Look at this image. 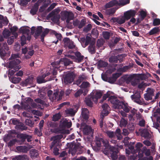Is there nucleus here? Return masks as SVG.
Instances as JSON below:
<instances>
[{"label":"nucleus","mask_w":160,"mask_h":160,"mask_svg":"<svg viewBox=\"0 0 160 160\" xmlns=\"http://www.w3.org/2000/svg\"><path fill=\"white\" fill-rule=\"evenodd\" d=\"M101 142L103 143L105 148L103 150V152L106 155L108 156L109 152H110V156L112 160H116L118 157V150L117 148L113 147L110 146L109 144V142L107 140H104L100 138L97 140L96 142V148H92L93 149L96 151L98 150L101 146Z\"/></svg>","instance_id":"nucleus-1"},{"label":"nucleus","mask_w":160,"mask_h":160,"mask_svg":"<svg viewBox=\"0 0 160 160\" xmlns=\"http://www.w3.org/2000/svg\"><path fill=\"white\" fill-rule=\"evenodd\" d=\"M20 57L18 54H12L9 58V61L6 63V67L10 68L9 70V75H12L14 74L15 71L18 70L21 68L18 65L20 63V61L17 59Z\"/></svg>","instance_id":"nucleus-2"},{"label":"nucleus","mask_w":160,"mask_h":160,"mask_svg":"<svg viewBox=\"0 0 160 160\" xmlns=\"http://www.w3.org/2000/svg\"><path fill=\"white\" fill-rule=\"evenodd\" d=\"M142 143L138 142L136 145L135 149L133 146H131L129 147V149L131 150V153H136L137 152H138V155L140 157L143 156V153L147 156H149L150 155V150L147 149L146 147H143L142 150L141 151L140 148L142 147Z\"/></svg>","instance_id":"nucleus-3"},{"label":"nucleus","mask_w":160,"mask_h":160,"mask_svg":"<svg viewBox=\"0 0 160 160\" xmlns=\"http://www.w3.org/2000/svg\"><path fill=\"white\" fill-rule=\"evenodd\" d=\"M108 100L113 105V107L115 108L122 109L125 112H128L129 111L127 104L123 102H119L115 97H110Z\"/></svg>","instance_id":"nucleus-4"},{"label":"nucleus","mask_w":160,"mask_h":160,"mask_svg":"<svg viewBox=\"0 0 160 160\" xmlns=\"http://www.w3.org/2000/svg\"><path fill=\"white\" fill-rule=\"evenodd\" d=\"M19 30L20 32L23 34L21 38V44L22 46L26 43V38L28 40H30L31 38L29 28L28 27H23L20 28Z\"/></svg>","instance_id":"nucleus-5"},{"label":"nucleus","mask_w":160,"mask_h":160,"mask_svg":"<svg viewBox=\"0 0 160 160\" xmlns=\"http://www.w3.org/2000/svg\"><path fill=\"white\" fill-rule=\"evenodd\" d=\"M37 105L32 102V100L30 98H27L21 102V107L23 109L29 111L32 109V108L36 107Z\"/></svg>","instance_id":"nucleus-6"},{"label":"nucleus","mask_w":160,"mask_h":160,"mask_svg":"<svg viewBox=\"0 0 160 160\" xmlns=\"http://www.w3.org/2000/svg\"><path fill=\"white\" fill-rule=\"evenodd\" d=\"M124 79L127 83H131V85L133 86H136L139 82V81L136 75L126 76L125 77Z\"/></svg>","instance_id":"nucleus-7"},{"label":"nucleus","mask_w":160,"mask_h":160,"mask_svg":"<svg viewBox=\"0 0 160 160\" xmlns=\"http://www.w3.org/2000/svg\"><path fill=\"white\" fill-rule=\"evenodd\" d=\"M48 29L42 30V27L40 26L37 28L35 34L36 36H41V40L42 42H43L44 37L48 33Z\"/></svg>","instance_id":"nucleus-8"},{"label":"nucleus","mask_w":160,"mask_h":160,"mask_svg":"<svg viewBox=\"0 0 160 160\" xmlns=\"http://www.w3.org/2000/svg\"><path fill=\"white\" fill-rule=\"evenodd\" d=\"M102 92L99 90H93L91 94L93 102H97L98 100L100 98L102 95Z\"/></svg>","instance_id":"nucleus-9"},{"label":"nucleus","mask_w":160,"mask_h":160,"mask_svg":"<svg viewBox=\"0 0 160 160\" xmlns=\"http://www.w3.org/2000/svg\"><path fill=\"white\" fill-rule=\"evenodd\" d=\"M75 75L73 73L70 72L68 73L64 79V82L65 84L71 83L74 80Z\"/></svg>","instance_id":"nucleus-10"},{"label":"nucleus","mask_w":160,"mask_h":160,"mask_svg":"<svg viewBox=\"0 0 160 160\" xmlns=\"http://www.w3.org/2000/svg\"><path fill=\"white\" fill-rule=\"evenodd\" d=\"M136 12L134 10H130L123 13V16L126 21L129 20L131 17L134 16L136 14Z\"/></svg>","instance_id":"nucleus-11"},{"label":"nucleus","mask_w":160,"mask_h":160,"mask_svg":"<svg viewBox=\"0 0 160 160\" xmlns=\"http://www.w3.org/2000/svg\"><path fill=\"white\" fill-rule=\"evenodd\" d=\"M126 21L123 15L117 18H113L111 20V22L119 24L124 23Z\"/></svg>","instance_id":"nucleus-12"},{"label":"nucleus","mask_w":160,"mask_h":160,"mask_svg":"<svg viewBox=\"0 0 160 160\" xmlns=\"http://www.w3.org/2000/svg\"><path fill=\"white\" fill-rule=\"evenodd\" d=\"M33 76L30 75L25 80L22 82L21 85L23 86H27L28 85H31L33 83Z\"/></svg>","instance_id":"nucleus-13"},{"label":"nucleus","mask_w":160,"mask_h":160,"mask_svg":"<svg viewBox=\"0 0 160 160\" xmlns=\"http://www.w3.org/2000/svg\"><path fill=\"white\" fill-rule=\"evenodd\" d=\"M102 110L101 112V117L102 119L108 114L109 107L107 104L105 103L102 105Z\"/></svg>","instance_id":"nucleus-14"},{"label":"nucleus","mask_w":160,"mask_h":160,"mask_svg":"<svg viewBox=\"0 0 160 160\" xmlns=\"http://www.w3.org/2000/svg\"><path fill=\"white\" fill-rule=\"evenodd\" d=\"M81 127L83 128V132L86 135H88L91 133H93V131L91 128L86 125L85 124H82Z\"/></svg>","instance_id":"nucleus-15"},{"label":"nucleus","mask_w":160,"mask_h":160,"mask_svg":"<svg viewBox=\"0 0 160 160\" xmlns=\"http://www.w3.org/2000/svg\"><path fill=\"white\" fill-rule=\"evenodd\" d=\"M131 97L134 102L139 104L142 103V102L140 99V94L138 92H136L135 94L131 95Z\"/></svg>","instance_id":"nucleus-16"},{"label":"nucleus","mask_w":160,"mask_h":160,"mask_svg":"<svg viewBox=\"0 0 160 160\" xmlns=\"http://www.w3.org/2000/svg\"><path fill=\"white\" fill-rule=\"evenodd\" d=\"M64 46L69 48H72L75 47L73 42L68 38H65L63 40Z\"/></svg>","instance_id":"nucleus-17"},{"label":"nucleus","mask_w":160,"mask_h":160,"mask_svg":"<svg viewBox=\"0 0 160 160\" xmlns=\"http://www.w3.org/2000/svg\"><path fill=\"white\" fill-rule=\"evenodd\" d=\"M90 86V84L88 82H84L80 86L81 88L83 91V94L85 95L88 92V88Z\"/></svg>","instance_id":"nucleus-18"},{"label":"nucleus","mask_w":160,"mask_h":160,"mask_svg":"<svg viewBox=\"0 0 160 160\" xmlns=\"http://www.w3.org/2000/svg\"><path fill=\"white\" fill-rule=\"evenodd\" d=\"M9 50V48L6 42L3 43L2 47L0 49V55L2 58H3L6 55V51Z\"/></svg>","instance_id":"nucleus-19"},{"label":"nucleus","mask_w":160,"mask_h":160,"mask_svg":"<svg viewBox=\"0 0 160 160\" xmlns=\"http://www.w3.org/2000/svg\"><path fill=\"white\" fill-rule=\"evenodd\" d=\"M129 138L127 137L124 138V140L123 141V142L124 143L125 145V146L128 145V148H126V153L128 155H129L130 154V152H131V150L129 149V147L130 146H133L134 147L133 145L134 144V142H132V143H130V144L128 145V144L129 143L128 140L129 139ZM134 148V147H133Z\"/></svg>","instance_id":"nucleus-20"},{"label":"nucleus","mask_w":160,"mask_h":160,"mask_svg":"<svg viewBox=\"0 0 160 160\" xmlns=\"http://www.w3.org/2000/svg\"><path fill=\"white\" fill-rule=\"evenodd\" d=\"M79 40L81 44L83 47H86L89 43L91 40V38L89 36H87L86 39L84 38H82Z\"/></svg>","instance_id":"nucleus-21"},{"label":"nucleus","mask_w":160,"mask_h":160,"mask_svg":"<svg viewBox=\"0 0 160 160\" xmlns=\"http://www.w3.org/2000/svg\"><path fill=\"white\" fill-rule=\"evenodd\" d=\"M118 1L116 0H113L107 3L104 6L105 9L110 8L113 6L118 5Z\"/></svg>","instance_id":"nucleus-22"},{"label":"nucleus","mask_w":160,"mask_h":160,"mask_svg":"<svg viewBox=\"0 0 160 160\" xmlns=\"http://www.w3.org/2000/svg\"><path fill=\"white\" fill-rule=\"evenodd\" d=\"M48 96L51 100L56 99L58 97V92H56L53 93V92L51 90H49L48 92Z\"/></svg>","instance_id":"nucleus-23"},{"label":"nucleus","mask_w":160,"mask_h":160,"mask_svg":"<svg viewBox=\"0 0 160 160\" xmlns=\"http://www.w3.org/2000/svg\"><path fill=\"white\" fill-rule=\"evenodd\" d=\"M8 22V21L6 17H3L2 15H0V28H2V24L7 25Z\"/></svg>","instance_id":"nucleus-24"},{"label":"nucleus","mask_w":160,"mask_h":160,"mask_svg":"<svg viewBox=\"0 0 160 160\" xmlns=\"http://www.w3.org/2000/svg\"><path fill=\"white\" fill-rule=\"evenodd\" d=\"M50 73H47L45 75H43L42 76H40L38 77L37 78V82L39 83H41L45 82L46 81L49 80V79H47V80L44 79V78H45L47 76H48Z\"/></svg>","instance_id":"nucleus-25"},{"label":"nucleus","mask_w":160,"mask_h":160,"mask_svg":"<svg viewBox=\"0 0 160 160\" xmlns=\"http://www.w3.org/2000/svg\"><path fill=\"white\" fill-rule=\"evenodd\" d=\"M89 111L86 108H83L82 109V117L85 120L88 119V118Z\"/></svg>","instance_id":"nucleus-26"},{"label":"nucleus","mask_w":160,"mask_h":160,"mask_svg":"<svg viewBox=\"0 0 160 160\" xmlns=\"http://www.w3.org/2000/svg\"><path fill=\"white\" fill-rule=\"evenodd\" d=\"M63 13L67 18V22L68 23L70 20L73 17V14L71 12L67 11H64Z\"/></svg>","instance_id":"nucleus-27"},{"label":"nucleus","mask_w":160,"mask_h":160,"mask_svg":"<svg viewBox=\"0 0 160 160\" xmlns=\"http://www.w3.org/2000/svg\"><path fill=\"white\" fill-rule=\"evenodd\" d=\"M75 110H74L72 108L67 109L65 111L66 114L71 116L74 115L77 111L78 108L77 106H76L75 107Z\"/></svg>","instance_id":"nucleus-28"},{"label":"nucleus","mask_w":160,"mask_h":160,"mask_svg":"<svg viewBox=\"0 0 160 160\" xmlns=\"http://www.w3.org/2000/svg\"><path fill=\"white\" fill-rule=\"evenodd\" d=\"M75 55L77 58L75 59V61L77 62H81L83 59V56H81V53L79 52H76L75 53Z\"/></svg>","instance_id":"nucleus-29"},{"label":"nucleus","mask_w":160,"mask_h":160,"mask_svg":"<svg viewBox=\"0 0 160 160\" xmlns=\"http://www.w3.org/2000/svg\"><path fill=\"white\" fill-rule=\"evenodd\" d=\"M17 150L19 152H27L29 149L26 146H20L17 147Z\"/></svg>","instance_id":"nucleus-30"},{"label":"nucleus","mask_w":160,"mask_h":160,"mask_svg":"<svg viewBox=\"0 0 160 160\" xmlns=\"http://www.w3.org/2000/svg\"><path fill=\"white\" fill-rule=\"evenodd\" d=\"M61 123L62 124V125L66 126L68 128H69L72 125L71 122L70 121H68L66 119L62 120L61 121Z\"/></svg>","instance_id":"nucleus-31"},{"label":"nucleus","mask_w":160,"mask_h":160,"mask_svg":"<svg viewBox=\"0 0 160 160\" xmlns=\"http://www.w3.org/2000/svg\"><path fill=\"white\" fill-rule=\"evenodd\" d=\"M85 101L87 105L90 107L92 106V102L93 101L92 99V96L90 95L86 98Z\"/></svg>","instance_id":"nucleus-32"},{"label":"nucleus","mask_w":160,"mask_h":160,"mask_svg":"<svg viewBox=\"0 0 160 160\" xmlns=\"http://www.w3.org/2000/svg\"><path fill=\"white\" fill-rule=\"evenodd\" d=\"M62 136L61 135H58L55 136L52 138V139L53 140V146H54L55 143L59 142V140L62 138Z\"/></svg>","instance_id":"nucleus-33"},{"label":"nucleus","mask_w":160,"mask_h":160,"mask_svg":"<svg viewBox=\"0 0 160 160\" xmlns=\"http://www.w3.org/2000/svg\"><path fill=\"white\" fill-rule=\"evenodd\" d=\"M10 81L13 83L16 84L18 83L21 80L20 78L12 77L10 78Z\"/></svg>","instance_id":"nucleus-34"},{"label":"nucleus","mask_w":160,"mask_h":160,"mask_svg":"<svg viewBox=\"0 0 160 160\" xmlns=\"http://www.w3.org/2000/svg\"><path fill=\"white\" fill-rule=\"evenodd\" d=\"M10 30L12 34L14 36L15 38L17 37L18 34L16 32L18 30V28L16 26H13L10 28Z\"/></svg>","instance_id":"nucleus-35"},{"label":"nucleus","mask_w":160,"mask_h":160,"mask_svg":"<svg viewBox=\"0 0 160 160\" xmlns=\"http://www.w3.org/2000/svg\"><path fill=\"white\" fill-rule=\"evenodd\" d=\"M159 31V27H155L151 30L149 32L150 35H152L157 33Z\"/></svg>","instance_id":"nucleus-36"},{"label":"nucleus","mask_w":160,"mask_h":160,"mask_svg":"<svg viewBox=\"0 0 160 160\" xmlns=\"http://www.w3.org/2000/svg\"><path fill=\"white\" fill-rule=\"evenodd\" d=\"M34 52V50L32 49H29L28 52V55H25L24 58L27 59L30 58L31 57L33 54Z\"/></svg>","instance_id":"nucleus-37"},{"label":"nucleus","mask_w":160,"mask_h":160,"mask_svg":"<svg viewBox=\"0 0 160 160\" xmlns=\"http://www.w3.org/2000/svg\"><path fill=\"white\" fill-rule=\"evenodd\" d=\"M11 33L8 30L5 29L2 32V35L4 38H7L10 35Z\"/></svg>","instance_id":"nucleus-38"},{"label":"nucleus","mask_w":160,"mask_h":160,"mask_svg":"<svg viewBox=\"0 0 160 160\" xmlns=\"http://www.w3.org/2000/svg\"><path fill=\"white\" fill-rule=\"evenodd\" d=\"M118 61V56H112L109 59V61L111 63H116Z\"/></svg>","instance_id":"nucleus-39"},{"label":"nucleus","mask_w":160,"mask_h":160,"mask_svg":"<svg viewBox=\"0 0 160 160\" xmlns=\"http://www.w3.org/2000/svg\"><path fill=\"white\" fill-rule=\"evenodd\" d=\"M73 149L69 148V153H71L72 155L75 154L76 152V148L75 145H72Z\"/></svg>","instance_id":"nucleus-40"},{"label":"nucleus","mask_w":160,"mask_h":160,"mask_svg":"<svg viewBox=\"0 0 160 160\" xmlns=\"http://www.w3.org/2000/svg\"><path fill=\"white\" fill-rule=\"evenodd\" d=\"M115 134L117 136L118 139H121L122 138L120 129L118 128L116 130Z\"/></svg>","instance_id":"nucleus-41"},{"label":"nucleus","mask_w":160,"mask_h":160,"mask_svg":"<svg viewBox=\"0 0 160 160\" xmlns=\"http://www.w3.org/2000/svg\"><path fill=\"white\" fill-rule=\"evenodd\" d=\"M54 34L55 35L56 38H57V40L55 42H53L55 44H57L58 42V40H60L62 38V36L60 33H57L55 31L53 32Z\"/></svg>","instance_id":"nucleus-42"},{"label":"nucleus","mask_w":160,"mask_h":160,"mask_svg":"<svg viewBox=\"0 0 160 160\" xmlns=\"http://www.w3.org/2000/svg\"><path fill=\"white\" fill-rule=\"evenodd\" d=\"M137 77L138 78L139 81L140 79L143 80L147 78V76L146 75L144 74H139L138 75H136Z\"/></svg>","instance_id":"nucleus-43"},{"label":"nucleus","mask_w":160,"mask_h":160,"mask_svg":"<svg viewBox=\"0 0 160 160\" xmlns=\"http://www.w3.org/2000/svg\"><path fill=\"white\" fill-rule=\"evenodd\" d=\"M127 121L125 119L122 118L120 121L119 126L120 127H124L127 125Z\"/></svg>","instance_id":"nucleus-44"},{"label":"nucleus","mask_w":160,"mask_h":160,"mask_svg":"<svg viewBox=\"0 0 160 160\" xmlns=\"http://www.w3.org/2000/svg\"><path fill=\"white\" fill-rule=\"evenodd\" d=\"M116 9L114 8H112L110 9H107L106 11V13L108 15L113 14L115 13Z\"/></svg>","instance_id":"nucleus-45"},{"label":"nucleus","mask_w":160,"mask_h":160,"mask_svg":"<svg viewBox=\"0 0 160 160\" xmlns=\"http://www.w3.org/2000/svg\"><path fill=\"white\" fill-rule=\"evenodd\" d=\"M86 77L84 75H82L80 76L78 79L77 80L76 83L78 85L80 84L82 81L85 79L86 78Z\"/></svg>","instance_id":"nucleus-46"},{"label":"nucleus","mask_w":160,"mask_h":160,"mask_svg":"<svg viewBox=\"0 0 160 160\" xmlns=\"http://www.w3.org/2000/svg\"><path fill=\"white\" fill-rule=\"evenodd\" d=\"M38 9V7L37 5L36 4L34 6V7L30 11V13L33 15L35 14Z\"/></svg>","instance_id":"nucleus-47"},{"label":"nucleus","mask_w":160,"mask_h":160,"mask_svg":"<svg viewBox=\"0 0 160 160\" xmlns=\"http://www.w3.org/2000/svg\"><path fill=\"white\" fill-rule=\"evenodd\" d=\"M30 153L31 156L32 158L36 157L38 154L37 150L34 149L31 150L30 151Z\"/></svg>","instance_id":"nucleus-48"},{"label":"nucleus","mask_w":160,"mask_h":160,"mask_svg":"<svg viewBox=\"0 0 160 160\" xmlns=\"http://www.w3.org/2000/svg\"><path fill=\"white\" fill-rule=\"evenodd\" d=\"M98 65L99 67H105L108 65V63L105 62L100 61L99 62Z\"/></svg>","instance_id":"nucleus-49"},{"label":"nucleus","mask_w":160,"mask_h":160,"mask_svg":"<svg viewBox=\"0 0 160 160\" xmlns=\"http://www.w3.org/2000/svg\"><path fill=\"white\" fill-rule=\"evenodd\" d=\"M15 38L14 36H12L11 37H8V42L9 45L12 44L14 41V38Z\"/></svg>","instance_id":"nucleus-50"},{"label":"nucleus","mask_w":160,"mask_h":160,"mask_svg":"<svg viewBox=\"0 0 160 160\" xmlns=\"http://www.w3.org/2000/svg\"><path fill=\"white\" fill-rule=\"evenodd\" d=\"M142 135L145 138H148L149 136V133L148 130L146 129L142 131Z\"/></svg>","instance_id":"nucleus-51"},{"label":"nucleus","mask_w":160,"mask_h":160,"mask_svg":"<svg viewBox=\"0 0 160 160\" xmlns=\"http://www.w3.org/2000/svg\"><path fill=\"white\" fill-rule=\"evenodd\" d=\"M129 3V0H121L118 1V5H124Z\"/></svg>","instance_id":"nucleus-52"},{"label":"nucleus","mask_w":160,"mask_h":160,"mask_svg":"<svg viewBox=\"0 0 160 160\" xmlns=\"http://www.w3.org/2000/svg\"><path fill=\"white\" fill-rule=\"evenodd\" d=\"M61 115L60 113H58L53 116V120L54 121H57L61 117Z\"/></svg>","instance_id":"nucleus-53"},{"label":"nucleus","mask_w":160,"mask_h":160,"mask_svg":"<svg viewBox=\"0 0 160 160\" xmlns=\"http://www.w3.org/2000/svg\"><path fill=\"white\" fill-rule=\"evenodd\" d=\"M140 15L141 17V19L142 20L146 17V12L145 11L142 10L140 12Z\"/></svg>","instance_id":"nucleus-54"},{"label":"nucleus","mask_w":160,"mask_h":160,"mask_svg":"<svg viewBox=\"0 0 160 160\" xmlns=\"http://www.w3.org/2000/svg\"><path fill=\"white\" fill-rule=\"evenodd\" d=\"M31 111L32 113L34 114L37 115L38 116H40L42 115V113L38 111H36L34 110H32L31 109L30 110L29 112Z\"/></svg>","instance_id":"nucleus-55"},{"label":"nucleus","mask_w":160,"mask_h":160,"mask_svg":"<svg viewBox=\"0 0 160 160\" xmlns=\"http://www.w3.org/2000/svg\"><path fill=\"white\" fill-rule=\"evenodd\" d=\"M160 24V19L158 18H156L153 21V25L154 26H158Z\"/></svg>","instance_id":"nucleus-56"},{"label":"nucleus","mask_w":160,"mask_h":160,"mask_svg":"<svg viewBox=\"0 0 160 160\" xmlns=\"http://www.w3.org/2000/svg\"><path fill=\"white\" fill-rule=\"evenodd\" d=\"M85 24V21L84 19H82L80 22H79V23L78 26V27L79 28H81L83 27Z\"/></svg>","instance_id":"nucleus-57"},{"label":"nucleus","mask_w":160,"mask_h":160,"mask_svg":"<svg viewBox=\"0 0 160 160\" xmlns=\"http://www.w3.org/2000/svg\"><path fill=\"white\" fill-rule=\"evenodd\" d=\"M28 111L29 112V113L27 112H24L22 113L23 116H24V117H27L28 118L32 117V115L31 114V113H32L31 112V111L29 112L28 110Z\"/></svg>","instance_id":"nucleus-58"},{"label":"nucleus","mask_w":160,"mask_h":160,"mask_svg":"<svg viewBox=\"0 0 160 160\" xmlns=\"http://www.w3.org/2000/svg\"><path fill=\"white\" fill-rule=\"evenodd\" d=\"M91 25L90 24H88L86 27L84 28L83 31L86 32H88L91 29Z\"/></svg>","instance_id":"nucleus-59"},{"label":"nucleus","mask_w":160,"mask_h":160,"mask_svg":"<svg viewBox=\"0 0 160 160\" xmlns=\"http://www.w3.org/2000/svg\"><path fill=\"white\" fill-rule=\"evenodd\" d=\"M102 35L103 37L105 39H108L109 38L110 34L109 33L107 32H103L102 33Z\"/></svg>","instance_id":"nucleus-60"},{"label":"nucleus","mask_w":160,"mask_h":160,"mask_svg":"<svg viewBox=\"0 0 160 160\" xmlns=\"http://www.w3.org/2000/svg\"><path fill=\"white\" fill-rule=\"evenodd\" d=\"M144 98L147 100H151L152 98V96L149 94L148 93H146L144 95Z\"/></svg>","instance_id":"nucleus-61"},{"label":"nucleus","mask_w":160,"mask_h":160,"mask_svg":"<svg viewBox=\"0 0 160 160\" xmlns=\"http://www.w3.org/2000/svg\"><path fill=\"white\" fill-rule=\"evenodd\" d=\"M25 123L27 125L31 127H32L33 124V122L29 119H27L26 120Z\"/></svg>","instance_id":"nucleus-62"},{"label":"nucleus","mask_w":160,"mask_h":160,"mask_svg":"<svg viewBox=\"0 0 160 160\" xmlns=\"http://www.w3.org/2000/svg\"><path fill=\"white\" fill-rule=\"evenodd\" d=\"M23 159V157L22 155L15 156L12 158V160H22Z\"/></svg>","instance_id":"nucleus-63"},{"label":"nucleus","mask_w":160,"mask_h":160,"mask_svg":"<svg viewBox=\"0 0 160 160\" xmlns=\"http://www.w3.org/2000/svg\"><path fill=\"white\" fill-rule=\"evenodd\" d=\"M106 133L108 136L109 138H112L114 136L115 134L113 132L111 131H107L106 132Z\"/></svg>","instance_id":"nucleus-64"}]
</instances>
